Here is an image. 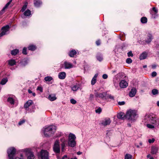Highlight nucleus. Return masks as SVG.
Masks as SVG:
<instances>
[{
	"label": "nucleus",
	"instance_id": "11",
	"mask_svg": "<svg viewBox=\"0 0 159 159\" xmlns=\"http://www.w3.org/2000/svg\"><path fill=\"white\" fill-rule=\"evenodd\" d=\"M111 122V121L110 118H106L102 121L101 124L102 125L106 126L109 125Z\"/></svg>",
	"mask_w": 159,
	"mask_h": 159
},
{
	"label": "nucleus",
	"instance_id": "29",
	"mask_svg": "<svg viewBox=\"0 0 159 159\" xmlns=\"http://www.w3.org/2000/svg\"><path fill=\"white\" fill-rule=\"evenodd\" d=\"M7 100V102L11 104H13L14 103V99L11 97L8 98Z\"/></svg>",
	"mask_w": 159,
	"mask_h": 159
},
{
	"label": "nucleus",
	"instance_id": "25",
	"mask_svg": "<svg viewBox=\"0 0 159 159\" xmlns=\"http://www.w3.org/2000/svg\"><path fill=\"white\" fill-rule=\"evenodd\" d=\"M36 48L35 46L33 45H30L28 47V49L29 50L34 51L35 50Z\"/></svg>",
	"mask_w": 159,
	"mask_h": 159
},
{
	"label": "nucleus",
	"instance_id": "41",
	"mask_svg": "<svg viewBox=\"0 0 159 159\" xmlns=\"http://www.w3.org/2000/svg\"><path fill=\"white\" fill-rule=\"evenodd\" d=\"M132 60L130 58H128L126 60V62L128 64H130L132 63Z\"/></svg>",
	"mask_w": 159,
	"mask_h": 159
},
{
	"label": "nucleus",
	"instance_id": "64",
	"mask_svg": "<svg viewBox=\"0 0 159 159\" xmlns=\"http://www.w3.org/2000/svg\"><path fill=\"white\" fill-rule=\"evenodd\" d=\"M71 159H77V158L76 157H75L74 158H71Z\"/></svg>",
	"mask_w": 159,
	"mask_h": 159
},
{
	"label": "nucleus",
	"instance_id": "34",
	"mask_svg": "<svg viewBox=\"0 0 159 159\" xmlns=\"http://www.w3.org/2000/svg\"><path fill=\"white\" fill-rule=\"evenodd\" d=\"M44 80L46 81H50L52 80V78L51 76H48L45 77Z\"/></svg>",
	"mask_w": 159,
	"mask_h": 159
},
{
	"label": "nucleus",
	"instance_id": "5",
	"mask_svg": "<svg viewBox=\"0 0 159 159\" xmlns=\"http://www.w3.org/2000/svg\"><path fill=\"white\" fill-rule=\"evenodd\" d=\"M22 151L25 153L27 157V159H36L33 152L31 148H26L22 149Z\"/></svg>",
	"mask_w": 159,
	"mask_h": 159
},
{
	"label": "nucleus",
	"instance_id": "60",
	"mask_svg": "<svg viewBox=\"0 0 159 159\" xmlns=\"http://www.w3.org/2000/svg\"><path fill=\"white\" fill-rule=\"evenodd\" d=\"M77 154L78 155H80V154H82V152H80V151H79V152H77Z\"/></svg>",
	"mask_w": 159,
	"mask_h": 159
},
{
	"label": "nucleus",
	"instance_id": "4",
	"mask_svg": "<svg viewBox=\"0 0 159 159\" xmlns=\"http://www.w3.org/2000/svg\"><path fill=\"white\" fill-rule=\"evenodd\" d=\"M76 137L75 134L71 133H70L68 136V145L71 147H74L76 145Z\"/></svg>",
	"mask_w": 159,
	"mask_h": 159
},
{
	"label": "nucleus",
	"instance_id": "35",
	"mask_svg": "<svg viewBox=\"0 0 159 159\" xmlns=\"http://www.w3.org/2000/svg\"><path fill=\"white\" fill-rule=\"evenodd\" d=\"M7 81V80L6 78H4L1 80L0 83L2 85L5 84Z\"/></svg>",
	"mask_w": 159,
	"mask_h": 159
},
{
	"label": "nucleus",
	"instance_id": "44",
	"mask_svg": "<svg viewBox=\"0 0 159 159\" xmlns=\"http://www.w3.org/2000/svg\"><path fill=\"white\" fill-rule=\"evenodd\" d=\"M70 102L73 104H75L76 103V101L74 99H71L70 100Z\"/></svg>",
	"mask_w": 159,
	"mask_h": 159
},
{
	"label": "nucleus",
	"instance_id": "23",
	"mask_svg": "<svg viewBox=\"0 0 159 159\" xmlns=\"http://www.w3.org/2000/svg\"><path fill=\"white\" fill-rule=\"evenodd\" d=\"M77 53L76 51L74 50L70 51L69 53V55L70 57H73Z\"/></svg>",
	"mask_w": 159,
	"mask_h": 159
},
{
	"label": "nucleus",
	"instance_id": "45",
	"mask_svg": "<svg viewBox=\"0 0 159 159\" xmlns=\"http://www.w3.org/2000/svg\"><path fill=\"white\" fill-rule=\"evenodd\" d=\"M128 56L129 57H133V54L132 53V52L131 51H129L127 53Z\"/></svg>",
	"mask_w": 159,
	"mask_h": 159
},
{
	"label": "nucleus",
	"instance_id": "61",
	"mask_svg": "<svg viewBox=\"0 0 159 159\" xmlns=\"http://www.w3.org/2000/svg\"><path fill=\"white\" fill-rule=\"evenodd\" d=\"M28 93H32V91L30 89H28Z\"/></svg>",
	"mask_w": 159,
	"mask_h": 159
},
{
	"label": "nucleus",
	"instance_id": "52",
	"mask_svg": "<svg viewBox=\"0 0 159 159\" xmlns=\"http://www.w3.org/2000/svg\"><path fill=\"white\" fill-rule=\"evenodd\" d=\"M94 98V95L92 94H91L90 95L89 99L90 100H92Z\"/></svg>",
	"mask_w": 159,
	"mask_h": 159
},
{
	"label": "nucleus",
	"instance_id": "36",
	"mask_svg": "<svg viewBox=\"0 0 159 159\" xmlns=\"http://www.w3.org/2000/svg\"><path fill=\"white\" fill-rule=\"evenodd\" d=\"M14 159H25V157L23 154H21L20 155V157H16Z\"/></svg>",
	"mask_w": 159,
	"mask_h": 159
},
{
	"label": "nucleus",
	"instance_id": "27",
	"mask_svg": "<svg viewBox=\"0 0 159 159\" xmlns=\"http://www.w3.org/2000/svg\"><path fill=\"white\" fill-rule=\"evenodd\" d=\"M48 99L51 101H53L56 99V98L55 96L50 95L48 96Z\"/></svg>",
	"mask_w": 159,
	"mask_h": 159
},
{
	"label": "nucleus",
	"instance_id": "9",
	"mask_svg": "<svg viewBox=\"0 0 159 159\" xmlns=\"http://www.w3.org/2000/svg\"><path fill=\"white\" fill-rule=\"evenodd\" d=\"M10 27L9 25H6L2 28V31L0 33V37H2L6 34V33L9 29Z\"/></svg>",
	"mask_w": 159,
	"mask_h": 159
},
{
	"label": "nucleus",
	"instance_id": "1",
	"mask_svg": "<svg viewBox=\"0 0 159 159\" xmlns=\"http://www.w3.org/2000/svg\"><path fill=\"white\" fill-rule=\"evenodd\" d=\"M56 127L55 126L51 125L44 128L43 133L46 137H49L55 132Z\"/></svg>",
	"mask_w": 159,
	"mask_h": 159
},
{
	"label": "nucleus",
	"instance_id": "59",
	"mask_svg": "<svg viewBox=\"0 0 159 159\" xmlns=\"http://www.w3.org/2000/svg\"><path fill=\"white\" fill-rule=\"evenodd\" d=\"M67 157V156L66 155H65L63 157L62 159H65V158H66Z\"/></svg>",
	"mask_w": 159,
	"mask_h": 159
},
{
	"label": "nucleus",
	"instance_id": "38",
	"mask_svg": "<svg viewBox=\"0 0 159 159\" xmlns=\"http://www.w3.org/2000/svg\"><path fill=\"white\" fill-rule=\"evenodd\" d=\"M107 99L108 98H110L112 100L114 99V97L111 95H108L107 96L106 95Z\"/></svg>",
	"mask_w": 159,
	"mask_h": 159
},
{
	"label": "nucleus",
	"instance_id": "15",
	"mask_svg": "<svg viewBox=\"0 0 159 159\" xmlns=\"http://www.w3.org/2000/svg\"><path fill=\"white\" fill-rule=\"evenodd\" d=\"M158 148L156 146H152L151 147V153L153 154H156L158 152Z\"/></svg>",
	"mask_w": 159,
	"mask_h": 159
},
{
	"label": "nucleus",
	"instance_id": "14",
	"mask_svg": "<svg viewBox=\"0 0 159 159\" xmlns=\"http://www.w3.org/2000/svg\"><path fill=\"white\" fill-rule=\"evenodd\" d=\"M64 68L65 69H70L73 67V64L67 61H64Z\"/></svg>",
	"mask_w": 159,
	"mask_h": 159
},
{
	"label": "nucleus",
	"instance_id": "7",
	"mask_svg": "<svg viewBox=\"0 0 159 159\" xmlns=\"http://www.w3.org/2000/svg\"><path fill=\"white\" fill-rule=\"evenodd\" d=\"M39 158L41 159H49L48 152L46 150H42L39 155Z\"/></svg>",
	"mask_w": 159,
	"mask_h": 159
},
{
	"label": "nucleus",
	"instance_id": "18",
	"mask_svg": "<svg viewBox=\"0 0 159 159\" xmlns=\"http://www.w3.org/2000/svg\"><path fill=\"white\" fill-rule=\"evenodd\" d=\"M117 117L119 119L124 120L126 117V115L122 112H120L118 114Z\"/></svg>",
	"mask_w": 159,
	"mask_h": 159
},
{
	"label": "nucleus",
	"instance_id": "48",
	"mask_svg": "<svg viewBox=\"0 0 159 159\" xmlns=\"http://www.w3.org/2000/svg\"><path fill=\"white\" fill-rule=\"evenodd\" d=\"M157 75V73L155 71H153L151 75L152 77H155Z\"/></svg>",
	"mask_w": 159,
	"mask_h": 159
},
{
	"label": "nucleus",
	"instance_id": "63",
	"mask_svg": "<svg viewBox=\"0 0 159 159\" xmlns=\"http://www.w3.org/2000/svg\"><path fill=\"white\" fill-rule=\"evenodd\" d=\"M143 68H145L147 67V66L146 65H145L143 66Z\"/></svg>",
	"mask_w": 159,
	"mask_h": 159
},
{
	"label": "nucleus",
	"instance_id": "40",
	"mask_svg": "<svg viewBox=\"0 0 159 159\" xmlns=\"http://www.w3.org/2000/svg\"><path fill=\"white\" fill-rule=\"evenodd\" d=\"M96 82V79L93 78L91 81V84L92 85H93L95 84Z\"/></svg>",
	"mask_w": 159,
	"mask_h": 159
},
{
	"label": "nucleus",
	"instance_id": "19",
	"mask_svg": "<svg viewBox=\"0 0 159 159\" xmlns=\"http://www.w3.org/2000/svg\"><path fill=\"white\" fill-rule=\"evenodd\" d=\"M66 76V73L65 72H62L59 73L58 75L59 78L60 79H64Z\"/></svg>",
	"mask_w": 159,
	"mask_h": 159
},
{
	"label": "nucleus",
	"instance_id": "51",
	"mask_svg": "<svg viewBox=\"0 0 159 159\" xmlns=\"http://www.w3.org/2000/svg\"><path fill=\"white\" fill-rule=\"evenodd\" d=\"M125 103L124 101L119 102H118V105H123L125 104Z\"/></svg>",
	"mask_w": 159,
	"mask_h": 159
},
{
	"label": "nucleus",
	"instance_id": "8",
	"mask_svg": "<svg viewBox=\"0 0 159 159\" xmlns=\"http://www.w3.org/2000/svg\"><path fill=\"white\" fill-rule=\"evenodd\" d=\"M95 95L96 97L101 98L102 99H106L107 93L106 92L98 93L97 92L95 93Z\"/></svg>",
	"mask_w": 159,
	"mask_h": 159
},
{
	"label": "nucleus",
	"instance_id": "22",
	"mask_svg": "<svg viewBox=\"0 0 159 159\" xmlns=\"http://www.w3.org/2000/svg\"><path fill=\"white\" fill-rule=\"evenodd\" d=\"M33 102L31 100H29L24 105V107L25 108L27 109L30 106L32 103Z\"/></svg>",
	"mask_w": 159,
	"mask_h": 159
},
{
	"label": "nucleus",
	"instance_id": "56",
	"mask_svg": "<svg viewBox=\"0 0 159 159\" xmlns=\"http://www.w3.org/2000/svg\"><path fill=\"white\" fill-rule=\"evenodd\" d=\"M62 135V134L60 132L59 133L58 135H57V137H60V136H61Z\"/></svg>",
	"mask_w": 159,
	"mask_h": 159
},
{
	"label": "nucleus",
	"instance_id": "39",
	"mask_svg": "<svg viewBox=\"0 0 159 159\" xmlns=\"http://www.w3.org/2000/svg\"><path fill=\"white\" fill-rule=\"evenodd\" d=\"M147 126L149 128L153 129L154 128V126L151 124H148L147 125Z\"/></svg>",
	"mask_w": 159,
	"mask_h": 159
},
{
	"label": "nucleus",
	"instance_id": "57",
	"mask_svg": "<svg viewBox=\"0 0 159 159\" xmlns=\"http://www.w3.org/2000/svg\"><path fill=\"white\" fill-rule=\"evenodd\" d=\"M96 43L97 45H99L100 44V42L99 40L97 41L96 42Z\"/></svg>",
	"mask_w": 159,
	"mask_h": 159
},
{
	"label": "nucleus",
	"instance_id": "58",
	"mask_svg": "<svg viewBox=\"0 0 159 159\" xmlns=\"http://www.w3.org/2000/svg\"><path fill=\"white\" fill-rule=\"evenodd\" d=\"M98 76V74H95V75H94V77H93V78L96 79L97 77Z\"/></svg>",
	"mask_w": 159,
	"mask_h": 159
},
{
	"label": "nucleus",
	"instance_id": "53",
	"mask_svg": "<svg viewBox=\"0 0 159 159\" xmlns=\"http://www.w3.org/2000/svg\"><path fill=\"white\" fill-rule=\"evenodd\" d=\"M102 78L104 79H106L108 77V76L107 75V74H103V75H102Z\"/></svg>",
	"mask_w": 159,
	"mask_h": 159
},
{
	"label": "nucleus",
	"instance_id": "32",
	"mask_svg": "<svg viewBox=\"0 0 159 159\" xmlns=\"http://www.w3.org/2000/svg\"><path fill=\"white\" fill-rule=\"evenodd\" d=\"M133 156L132 155L127 154L125 155V159H132Z\"/></svg>",
	"mask_w": 159,
	"mask_h": 159
},
{
	"label": "nucleus",
	"instance_id": "46",
	"mask_svg": "<svg viewBox=\"0 0 159 159\" xmlns=\"http://www.w3.org/2000/svg\"><path fill=\"white\" fill-rule=\"evenodd\" d=\"M102 111V109L101 108L99 107L95 110V112L97 113H100Z\"/></svg>",
	"mask_w": 159,
	"mask_h": 159
},
{
	"label": "nucleus",
	"instance_id": "30",
	"mask_svg": "<svg viewBox=\"0 0 159 159\" xmlns=\"http://www.w3.org/2000/svg\"><path fill=\"white\" fill-rule=\"evenodd\" d=\"M19 52V50L17 49H14L11 52V54L13 55H16Z\"/></svg>",
	"mask_w": 159,
	"mask_h": 159
},
{
	"label": "nucleus",
	"instance_id": "31",
	"mask_svg": "<svg viewBox=\"0 0 159 159\" xmlns=\"http://www.w3.org/2000/svg\"><path fill=\"white\" fill-rule=\"evenodd\" d=\"M141 21L143 23H146L147 22V19L145 17H142L141 19Z\"/></svg>",
	"mask_w": 159,
	"mask_h": 159
},
{
	"label": "nucleus",
	"instance_id": "55",
	"mask_svg": "<svg viewBox=\"0 0 159 159\" xmlns=\"http://www.w3.org/2000/svg\"><path fill=\"white\" fill-rule=\"evenodd\" d=\"M151 66H152V68L154 69H155L156 68L157 66L155 64H154V65H152Z\"/></svg>",
	"mask_w": 159,
	"mask_h": 159
},
{
	"label": "nucleus",
	"instance_id": "62",
	"mask_svg": "<svg viewBox=\"0 0 159 159\" xmlns=\"http://www.w3.org/2000/svg\"><path fill=\"white\" fill-rule=\"evenodd\" d=\"M157 105L159 107V101L157 102Z\"/></svg>",
	"mask_w": 159,
	"mask_h": 159
},
{
	"label": "nucleus",
	"instance_id": "21",
	"mask_svg": "<svg viewBox=\"0 0 159 159\" xmlns=\"http://www.w3.org/2000/svg\"><path fill=\"white\" fill-rule=\"evenodd\" d=\"M42 2L40 0H34V4L36 7H39L42 4Z\"/></svg>",
	"mask_w": 159,
	"mask_h": 159
},
{
	"label": "nucleus",
	"instance_id": "6",
	"mask_svg": "<svg viewBox=\"0 0 159 159\" xmlns=\"http://www.w3.org/2000/svg\"><path fill=\"white\" fill-rule=\"evenodd\" d=\"M52 148L53 151L55 153H59L60 152V142L59 140H56L55 141Z\"/></svg>",
	"mask_w": 159,
	"mask_h": 159
},
{
	"label": "nucleus",
	"instance_id": "10",
	"mask_svg": "<svg viewBox=\"0 0 159 159\" xmlns=\"http://www.w3.org/2000/svg\"><path fill=\"white\" fill-rule=\"evenodd\" d=\"M60 140L61 142V150L62 152H64L65 150V148L66 146V140L64 138L60 139Z\"/></svg>",
	"mask_w": 159,
	"mask_h": 159
},
{
	"label": "nucleus",
	"instance_id": "37",
	"mask_svg": "<svg viewBox=\"0 0 159 159\" xmlns=\"http://www.w3.org/2000/svg\"><path fill=\"white\" fill-rule=\"evenodd\" d=\"M152 93L153 95H155L158 94V91L157 89H153L152 90Z\"/></svg>",
	"mask_w": 159,
	"mask_h": 159
},
{
	"label": "nucleus",
	"instance_id": "33",
	"mask_svg": "<svg viewBox=\"0 0 159 159\" xmlns=\"http://www.w3.org/2000/svg\"><path fill=\"white\" fill-rule=\"evenodd\" d=\"M97 58L98 60L101 61L102 60V57L101 54H98L96 57Z\"/></svg>",
	"mask_w": 159,
	"mask_h": 159
},
{
	"label": "nucleus",
	"instance_id": "20",
	"mask_svg": "<svg viewBox=\"0 0 159 159\" xmlns=\"http://www.w3.org/2000/svg\"><path fill=\"white\" fill-rule=\"evenodd\" d=\"M147 56V53L145 52H143L140 54L139 57V59L140 60L144 59L146 58Z\"/></svg>",
	"mask_w": 159,
	"mask_h": 159
},
{
	"label": "nucleus",
	"instance_id": "47",
	"mask_svg": "<svg viewBox=\"0 0 159 159\" xmlns=\"http://www.w3.org/2000/svg\"><path fill=\"white\" fill-rule=\"evenodd\" d=\"M22 53L26 55L27 54L26 52V48L25 47H24L22 51Z\"/></svg>",
	"mask_w": 159,
	"mask_h": 159
},
{
	"label": "nucleus",
	"instance_id": "54",
	"mask_svg": "<svg viewBox=\"0 0 159 159\" xmlns=\"http://www.w3.org/2000/svg\"><path fill=\"white\" fill-rule=\"evenodd\" d=\"M152 10L154 11L155 13H157V11L156 7H153L152 8Z\"/></svg>",
	"mask_w": 159,
	"mask_h": 159
},
{
	"label": "nucleus",
	"instance_id": "43",
	"mask_svg": "<svg viewBox=\"0 0 159 159\" xmlns=\"http://www.w3.org/2000/svg\"><path fill=\"white\" fill-rule=\"evenodd\" d=\"M27 5H24L23 7H22L21 9V11L22 12H23L25 11V10L26 9V7H27Z\"/></svg>",
	"mask_w": 159,
	"mask_h": 159
},
{
	"label": "nucleus",
	"instance_id": "42",
	"mask_svg": "<svg viewBox=\"0 0 159 159\" xmlns=\"http://www.w3.org/2000/svg\"><path fill=\"white\" fill-rule=\"evenodd\" d=\"M25 121V120L24 119L22 120H20L19 122L18 123V125H21L23 123H24Z\"/></svg>",
	"mask_w": 159,
	"mask_h": 159
},
{
	"label": "nucleus",
	"instance_id": "13",
	"mask_svg": "<svg viewBox=\"0 0 159 159\" xmlns=\"http://www.w3.org/2000/svg\"><path fill=\"white\" fill-rule=\"evenodd\" d=\"M128 85V84L125 80H121L119 83L120 87L121 88H126Z\"/></svg>",
	"mask_w": 159,
	"mask_h": 159
},
{
	"label": "nucleus",
	"instance_id": "49",
	"mask_svg": "<svg viewBox=\"0 0 159 159\" xmlns=\"http://www.w3.org/2000/svg\"><path fill=\"white\" fill-rule=\"evenodd\" d=\"M37 90L41 92H42L43 90V88L42 87L40 86L38 87H37Z\"/></svg>",
	"mask_w": 159,
	"mask_h": 159
},
{
	"label": "nucleus",
	"instance_id": "26",
	"mask_svg": "<svg viewBox=\"0 0 159 159\" xmlns=\"http://www.w3.org/2000/svg\"><path fill=\"white\" fill-rule=\"evenodd\" d=\"M24 14L25 16H29L31 15V12L28 9L24 12Z\"/></svg>",
	"mask_w": 159,
	"mask_h": 159
},
{
	"label": "nucleus",
	"instance_id": "16",
	"mask_svg": "<svg viewBox=\"0 0 159 159\" xmlns=\"http://www.w3.org/2000/svg\"><path fill=\"white\" fill-rule=\"evenodd\" d=\"M12 0H10L0 11V16L2 15L5 12V10L10 5Z\"/></svg>",
	"mask_w": 159,
	"mask_h": 159
},
{
	"label": "nucleus",
	"instance_id": "12",
	"mask_svg": "<svg viewBox=\"0 0 159 159\" xmlns=\"http://www.w3.org/2000/svg\"><path fill=\"white\" fill-rule=\"evenodd\" d=\"M153 38L152 34L151 33H148L144 41L146 43H149L151 42Z\"/></svg>",
	"mask_w": 159,
	"mask_h": 159
},
{
	"label": "nucleus",
	"instance_id": "28",
	"mask_svg": "<svg viewBox=\"0 0 159 159\" xmlns=\"http://www.w3.org/2000/svg\"><path fill=\"white\" fill-rule=\"evenodd\" d=\"M79 86L78 85H74L72 87V90L74 91H76L79 88Z\"/></svg>",
	"mask_w": 159,
	"mask_h": 159
},
{
	"label": "nucleus",
	"instance_id": "2",
	"mask_svg": "<svg viewBox=\"0 0 159 159\" xmlns=\"http://www.w3.org/2000/svg\"><path fill=\"white\" fill-rule=\"evenodd\" d=\"M137 117V111L135 110L129 109L126 113V118L130 120L134 121Z\"/></svg>",
	"mask_w": 159,
	"mask_h": 159
},
{
	"label": "nucleus",
	"instance_id": "50",
	"mask_svg": "<svg viewBox=\"0 0 159 159\" xmlns=\"http://www.w3.org/2000/svg\"><path fill=\"white\" fill-rule=\"evenodd\" d=\"M155 141V139L153 138H152V139H149L148 140V142L151 143H153Z\"/></svg>",
	"mask_w": 159,
	"mask_h": 159
},
{
	"label": "nucleus",
	"instance_id": "3",
	"mask_svg": "<svg viewBox=\"0 0 159 159\" xmlns=\"http://www.w3.org/2000/svg\"><path fill=\"white\" fill-rule=\"evenodd\" d=\"M149 118V121L152 124L157 126L159 125V119L153 114H150L146 116Z\"/></svg>",
	"mask_w": 159,
	"mask_h": 159
},
{
	"label": "nucleus",
	"instance_id": "17",
	"mask_svg": "<svg viewBox=\"0 0 159 159\" xmlns=\"http://www.w3.org/2000/svg\"><path fill=\"white\" fill-rule=\"evenodd\" d=\"M136 93V89L135 88H133L131 90L129 93V95L130 97H134Z\"/></svg>",
	"mask_w": 159,
	"mask_h": 159
},
{
	"label": "nucleus",
	"instance_id": "24",
	"mask_svg": "<svg viewBox=\"0 0 159 159\" xmlns=\"http://www.w3.org/2000/svg\"><path fill=\"white\" fill-rule=\"evenodd\" d=\"M8 64L11 66H13L16 63V61L14 59H11L8 61Z\"/></svg>",
	"mask_w": 159,
	"mask_h": 159
}]
</instances>
